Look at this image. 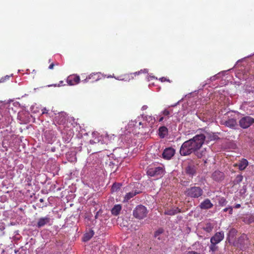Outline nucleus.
<instances>
[{"label":"nucleus","mask_w":254,"mask_h":254,"mask_svg":"<svg viewBox=\"0 0 254 254\" xmlns=\"http://www.w3.org/2000/svg\"><path fill=\"white\" fill-rule=\"evenodd\" d=\"M206 136L203 134L194 136L192 138L185 141L182 145L180 153L182 156H187L194 153L200 149L204 143Z\"/></svg>","instance_id":"obj_1"},{"label":"nucleus","mask_w":254,"mask_h":254,"mask_svg":"<svg viewBox=\"0 0 254 254\" xmlns=\"http://www.w3.org/2000/svg\"><path fill=\"white\" fill-rule=\"evenodd\" d=\"M202 189L199 187L193 186L187 188L185 191V194L191 198H198L203 194Z\"/></svg>","instance_id":"obj_2"},{"label":"nucleus","mask_w":254,"mask_h":254,"mask_svg":"<svg viewBox=\"0 0 254 254\" xmlns=\"http://www.w3.org/2000/svg\"><path fill=\"white\" fill-rule=\"evenodd\" d=\"M148 210L142 205H137L133 211V216L138 219H142L147 216Z\"/></svg>","instance_id":"obj_3"},{"label":"nucleus","mask_w":254,"mask_h":254,"mask_svg":"<svg viewBox=\"0 0 254 254\" xmlns=\"http://www.w3.org/2000/svg\"><path fill=\"white\" fill-rule=\"evenodd\" d=\"M164 167H149L147 170V175L150 177H161L165 173Z\"/></svg>","instance_id":"obj_4"},{"label":"nucleus","mask_w":254,"mask_h":254,"mask_svg":"<svg viewBox=\"0 0 254 254\" xmlns=\"http://www.w3.org/2000/svg\"><path fill=\"white\" fill-rule=\"evenodd\" d=\"M104 77L103 74L101 72H93L90 74L84 79L82 80L84 83L87 82L93 83L101 79Z\"/></svg>","instance_id":"obj_5"},{"label":"nucleus","mask_w":254,"mask_h":254,"mask_svg":"<svg viewBox=\"0 0 254 254\" xmlns=\"http://www.w3.org/2000/svg\"><path fill=\"white\" fill-rule=\"evenodd\" d=\"M254 123V119L250 116L243 117L239 121L240 127L243 128H247Z\"/></svg>","instance_id":"obj_6"},{"label":"nucleus","mask_w":254,"mask_h":254,"mask_svg":"<svg viewBox=\"0 0 254 254\" xmlns=\"http://www.w3.org/2000/svg\"><path fill=\"white\" fill-rule=\"evenodd\" d=\"M93 139H90V143L91 144H97L99 146L100 144H103L102 141V137L100 135L99 133L97 131H94L92 132Z\"/></svg>","instance_id":"obj_7"},{"label":"nucleus","mask_w":254,"mask_h":254,"mask_svg":"<svg viewBox=\"0 0 254 254\" xmlns=\"http://www.w3.org/2000/svg\"><path fill=\"white\" fill-rule=\"evenodd\" d=\"M80 78L77 74H71L69 75L66 79V82L69 85L72 86L79 83Z\"/></svg>","instance_id":"obj_8"},{"label":"nucleus","mask_w":254,"mask_h":254,"mask_svg":"<svg viewBox=\"0 0 254 254\" xmlns=\"http://www.w3.org/2000/svg\"><path fill=\"white\" fill-rule=\"evenodd\" d=\"M224 237V232H218L211 237L210 239V243L213 244H218L219 243Z\"/></svg>","instance_id":"obj_9"},{"label":"nucleus","mask_w":254,"mask_h":254,"mask_svg":"<svg viewBox=\"0 0 254 254\" xmlns=\"http://www.w3.org/2000/svg\"><path fill=\"white\" fill-rule=\"evenodd\" d=\"M175 150L172 147L166 148L163 153L162 157L164 159L170 160L175 154Z\"/></svg>","instance_id":"obj_10"},{"label":"nucleus","mask_w":254,"mask_h":254,"mask_svg":"<svg viewBox=\"0 0 254 254\" xmlns=\"http://www.w3.org/2000/svg\"><path fill=\"white\" fill-rule=\"evenodd\" d=\"M51 219L48 216L40 218L37 221L36 227L38 228L44 227L50 223Z\"/></svg>","instance_id":"obj_11"},{"label":"nucleus","mask_w":254,"mask_h":254,"mask_svg":"<svg viewBox=\"0 0 254 254\" xmlns=\"http://www.w3.org/2000/svg\"><path fill=\"white\" fill-rule=\"evenodd\" d=\"M66 115L64 112L60 113L55 118V122L59 125H64L66 121Z\"/></svg>","instance_id":"obj_12"},{"label":"nucleus","mask_w":254,"mask_h":254,"mask_svg":"<svg viewBox=\"0 0 254 254\" xmlns=\"http://www.w3.org/2000/svg\"><path fill=\"white\" fill-rule=\"evenodd\" d=\"M197 170V167L194 164H189L185 169L187 174L192 177L195 175Z\"/></svg>","instance_id":"obj_13"},{"label":"nucleus","mask_w":254,"mask_h":254,"mask_svg":"<svg viewBox=\"0 0 254 254\" xmlns=\"http://www.w3.org/2000/svg\"><path fill=\"white\" fill-rule=\"evenodd\" d=\"M213 206V204L208 198L204 200L199 205V207L202 209H208L212 208Z\"/></svg>","instance_id":"obj_14"},{"label":"nucleus","mask_w":254,"mask_h":254,"mask_svg":"<svg viewBox=\"0 0 254 254\" xmlns=\"http://www.w3.org/2000/svg\"><path fill=\"white\" fill-rule=\"evenodd\" d=\"M212 178L216 181H221L224 178V174L220 171H215L212 174Z\"/></svg>","instance_id":"obj_15"},{"label":"nucleus","mask_w":254,"mask_h":254,"mask_svg":"<svg viewBox=\"0 0 254 254\" xmlns=\"http://www.w3.org/2000/svg\"><path fill=\"white\" fill-rule=\"evenodd\" d=\"M163 233L164 229L162 228H160L155 232L154 236L159 241H164V237L163 236Z\"/></svg>","instance_id":"obj_16"},{"label":"nucleus","mask_w":254,"mask_h":254,"mask_svg":"<svg viewBox=\"0 0 254 254\" xmlns=\"http://www.w3.org/2000/svg\"><path fill=\"white\" fill-rule=\"evenodd\" d=\"M168 133V129L165 126L160 127L158 129V135L161 138H164Z\"/></svg>","instance_id":"obj_17"},{"label":"nucleus","mask_w":254,"mask_h":254,"mask_svg":"<svg viewBox=\"0 0 254 254\" xmlns=\"http://www.w3.org/2000/svg\"><path fill=\"white\" fill-rule=\"evenodd\" d=\"M138 193H139V191L137 190L132 191L127 193L124 197L123 202H127L130 198H132Z\"/></svg>","instance_id":"obj_18"},{"label":"nucleus","mask_w":254,"mask_h":254,"mask_svg":"<svg viewBox=\"0 0 254 254\" xmlns=\"http://www.w3.org/2000/svg\"><path fill=\"white\" fill-rule=\"evenodd\" d=\"M240 170H244L248 166V161L246 159H242L237 164Z\"/></svg>","instance_id":"obj_19"},{"label":"nucleus","mask_w":254,"mask_h":254,"mask_svg":"<svg viewBox=\"0 0 254 254\" xmlns=\"http://www.w3.org/2000/svg\"><path fill=\"white\" fill-rule=\"evenodd\" d=\"M122 209V205L121 204H116L111 209V213L114 216H118Z\"/></svg>","instance_id":"obj_20"},{"label":"nucleus","mask_w":254,"mask_h":254,"mask_svg":"<svg viewBox=\"0 0 254 254\" xmlns=\"http://www.w3.org/2000/svg\"><path fill=\"white\" fill-rule=\"evenodd\" d=\"M180 211L178 208H172V209H168L165 210L164 213L166 215H174L176 214L177 213L180 212Z\"/></svg>","instance_id":"obj_21"},{"label":"nucleus","mask_w":254,"mask_h":254,"mask_svg":"<svg viewBox=\"0 0 254 254\" xmlns=\"http://www.w3.org/2000/svg\"><path fill=\"white\" fill-rule=\"evenodd\" d=\"M94 233L93 230H90L89 232L85 233L83 237V241L86 242L89 241L94 235Z\"/></svg>","instance_id":"obj_22"},{"label":"nucleus","mask_w":254,"mask_h":254,"mask_svg":"<svg viewBox=\"0 0 254 254\" xmlns=\"http://www.w3.org/2000/svg\"><path fill=\"white\" fill-rule=\"evenodd\" d=\"M194 153L198 158H201L205 155L206 151L205 149L202 150L199 149L195 151Z\"/></svg>","instance_id":"obj_23"},{"label":"nucleus","mask_w":254,"mask_h":254,"mask_svg":"<svg viewBox=\"0 0 254 254\" xmlns=\"http://www.w3.org/2000/svg\"><path fill=\"white\" fill-rule=\"evenodd\" d=\"M145 118L146 121L148 123V125L150 126H152L155 122V118L151 116H146Z\"/></svg>","instance_id":"obj_24"},{"label":"nucleus","mask_w":254,"mask_h":254,"mask_svg":"<svg viewBox=\"0 0 254 254\" xmlns=\"http://www.w3.org/2000/svg\"><path fill=\"white\" fill-rule=\"evenodd\" d=\"M236 125V121L233 119H229L225 122V125L228 127H234Z\"/></svg>","instance_id":"obj_25"},{"label":"nucleus","mask_w":254,"mask_h":254,"mask_svg":"<svg viewBox=\"0 0 254 254\" xmlns=\"http://www.w3.org/2000/svg\"><path fill=\"white\" fill-rule=\"evenodd\" d=\"M214 225L210 223H207L205 224V226L203 228V229L206 232L210 233L212 231Z\"/></svg>","instance_id":"obj_26"},{"label":"nucleus","mask_w":254,"mask_h":254,"mask_svg":"<svg viewBox=\"0 0 254 254\" xmlns=\"http://www.w3.org/2000/svg\"><path fill=\"white\" fill-rule=\"evenodd\" d=\"M243 179V176L242 175H237L234 180V183L235 184H240Z\"/></svg>","instance_id":"obj_27"},{"label":"nucleus","mask_w":254,"mask_h":254,"mask_svg":"<svg viewBox=\"0 0 254 254\" xmlns=\"http://www.w3.org/2000/svg\"><path fill=\"white\" fill-rule=\"evenodd\" d=\"M227 201L224 197H220L218 199V204L220 206H224L226 204Z\"/></svg>","instance_id":"obj_28"},{"label":"nucleus","mask_w":254,"mask_h":254,"mask_svg":"<svg viewBox=\"0 0 254 254\" xmlns=\"http://www.w3.org/2000/svg\"><path fill=\"white\" fill-rule=\"evenodd\" d=\"M143 72V70H141L140 71H138V72H134V73H130V74H127L126 75V76H127V77H126V78H128L129 79H130V77H131V78H133V75H139L140 73H142Z\"/></svg>","instance_id":"obj_29"},{"label":"nucleus","mask_w":254,"mask_h":254,"mask_svg":"<svg viewBox=\"0 0 254 254\" xmlns=\"http://www.w3.org/2000/svg\"><path fill=\"white\" fill-rule=\"evenodd\" d=\"M120 187L121 185L120 184H114L111 189L112 192L117 191L118 190L120 189Z\"/></svg>","instance_id":"obj_30"},{"label":"nucleus","mask_w":254,"mask_h":254,"mask_svg":"<svg viewBox=\"0 0 254 254\" xmlns=\"http://www.w3.org/2000/svg\"><path fill=\"white\" fill-rule=\"evenodd\" d=\"M10 76L9 75H6L4 77H2L0 78V83H3L5 82L6 80H9Z\"/></svg>","instance_id":"obj_31"},{"label":"nucleus","mask_w":254,"mask_h":254,"mask_svg":"<svg viewBox=\"0 0 254 254\" xmlns=\"http://www.w3.org/2000/svg\"><path fill=\"white\" fill-rule=\"evenodd\" d=\"M216 245V244H213L211 243V245L209 247L210 251H211L212 252H215L216 250L217 247H216V246H215Z\"/></svg>","instance_id":"obj_32"},{"label":"nucleus","mask_w":254,"mask_h":254,"mask_svg":"<svg viewBox=\"0 0 254 254\" xmlns=\"http://www.w3.org/2000/svg\"><path fill=\"white\" fill-rule=\"evenodd\" d=\"M229 211V213L230 214H232V212H233V208L232 207L230 206L229 207H227V208H225L223 209V211L224 212H227V211Z\"/></svg>","instance_id":"obj_33"},{"label":"nucleus","mask_w":254,"mask_h":254,"mask_svg":"<svg viewBox=\"0 0 254 254\" xmlns=\"http://www.w3.org/2000/svg\"><path fill=\"white\" fill-rule=\"evenodd\" d=\"M162 113L164 116H168L170 114V112L168 109H165Z\"/></svg>","instance_id":"obj_34"},{"label":"nucleus","mask_w":254,"mask_h":254,"mask_svg":"<svg viewBox=\"0 0 254 254\" xmlns=\"http://www.w3.org/2000/svg\"><path fill=\"white\" fill-rule=\"evenodd\" d=\"M55 65H58L59 64L58 63H56V64H54L53 63H51V64H50V65L49 66V69H53Z\"/></svg>","instance_id":"obj_35"},{"label":"nucleus","mask_w":254,"mask_h":254,"mask_svg":"<svg viewBox=\"0 0 254 254\" xmlns=\"http://www.w3.org/2000/svg\"><path fill=\"white\" fill-rule=\"evenodd\" d=\"M160 80L162 81V82H164V81H168V82H170V80L168 79H167L165 77H162L160 78Z\"/></svg>","instance_id":"obj_36"},{"label":"nucleus","mask_w":254,"mask_h":254,"mask_svg":"<svg viewBox=\"0 0 254 254\" xmlns=\"http://www.w3.org/2000/svg\"><path fill=\"white\" fill-rule=\"evenodd\" d=\"M186 254H201L200 253H198L197 252H194V251H189Z\"/></svg>","instance_id":"obj_37"},{"label":"nucleus","mask_w":254,"mask_h":254,"mask_svg":"<svg viewBox=\"0 0 254 254\" xmlns=\"http://www.w3.org/2000/svg\"><path fill=\"white\" fill-rule=\"evenodd\" d=\"M254 221V216H250V218H249V223H251L253 222Z\"/></svg>","instance_id":"obj_38"},{"label":"nucleus","mask_w":254,"mask_h":254,"mask_svg":"<svg viewBox=\"0 0 254 254\" xmlns=\"http://www.w3.org/2000/svg\"><path fill=\"white\" fill-rule=\"evenodd\" d=\"M48 112V110H47L46 108H44L42 109V114H47Z\"/></svg>","instance_id":"obj_39"},{"label":"nucleus","mask_w":254,"mask_h":254,"mask_svg":"<svg viewBox=\"0 0 254 254\" xmlns=\"http://www.w3.org/2000/svg\"><path fill=\"white\" fill-rule=\"evenodd\" d=\"M147 108H148V107H147V106H146V105H144V106H143L142 107L141 109H142V110H146V109H147Z\"/></svg>","instance_id":"obj_40"},{"label":"nucleus","mask_w":254,"mask_h":254,"mask_svg":"<svg viewBox=\"0 0 254 254\" xmlns=\"http://www.w3.org/2000/svg\"><path fill=\"white\" fill-rule=\"evenodd\" d=\"M240 207H241V204H237L235 205V207L236 208H240Z\"/></svg>","instance_id":"obj_41"},{"label":"nucleus","mask_w":254,"mask_h":254,"mask_svg":"<svg viewBox=\"0 0 254 254\" xmlns=\"http://www.w3.org/2000/svg\"><path fill=\"white\" fill-rule=\"evenodd\" d=\"M164 119V118L163 117H161L159 119V122H162Z\"/></svg>","instance_id":"obj_42"},{"label":"nucleus","mask_w":254,"mask_h":254,"mask_svg":"<svg viewBox=\"0 0 254 254\" xmlns=\"http://www.w3.org/2000/svg\"><path fill=\"white\" fill-rule=\"evenodd\" d=\"M63 82H64V81H61L60 82V84H59V86H61V85H62L63 84Z\"/></svg>","instance_id":"obj_43"},{"label":"nucleus","mask_w":254,"mask_h":254,"mask_svg":"<svg viewBox=\"0 0 254 254\" xmlns=\"http://www.w3.org/2000/svg\"><path fill=\"white\" fill-rule=\"evenodd\" d=\"M39 201L41 202H43L44 201V199L43 198H40Z\"/></svg>","instance_id":"obj_44"},{"label":"nucleus","mask_w":254,"mask_h":254,"mask_svg":"<svg viewBox=\"0 0 254 254\" xmlns=\"http://www.w3.org/2000/svg\"><path fill=\"white\" fill-rule=\"evenodd\" d=\"M236 230L235 229H232L231 232H236Z\"/></svg>","instance_id":"obj_45"},{"label":"nucleus","mask_w":254,"mask_h":254,"mask_svg":"<svg viewBox=\"0 0 254 254\" xmlns=\"http://www.w3.org/2000/svg\"><path fill=\"white\" fill-rule=\"evenodd\" d=\"M143 72H144L146 73V72H147V69H144L143 70Z\"/></svg>","instance_id":"obj_46"},{"label":"nucleus","mask_w":254,"mask_h":254,"mask_svg":"<svg viewBox=\"0 0 254 254\" xmlns=\"http://www.w3.org/2000/svg\"><path fill=\"white\" fill-rule=\"evenodd\" d=\"M138 125H139V126H141V125H142V123H141V122H138Z\"/></svg>","instance_id":"obj_47"},{"label":"nucleus","mask_w":254,"mask_h":254,"mask_svg":"<svg viewBox=\"0 0 254 254\" xmlns=\"http://www.w3.org/2000/svg\"><path fill=\"white\" fill-rule=\"evenodd\" d=\"M101 149V148H100V149H97V152H100V151H101V150H100V149Z\"/></svg>","instance_id":"obj_48"},{"label":"nucleus","mask_w":254,"mask_h":254,"mask_svg":"<svg viewBox=\"0 0 254 254\" xmlns=\"http://www.w3.org/2000/svg\"><path fill=\"white\" fill-rule=\"evenodd\" d=\"M113 76L110 75V76H108V77H113Z\"/></svg>","instance_id":"obj_49"}]
</instances>
